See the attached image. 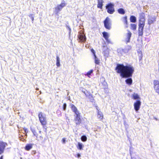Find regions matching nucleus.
I'll use <instances>...</instances> for the list:
<instances>
[{
  "instance_id": "nucleus-7",
  "label": "nucleus",
  "mask_w": 159,
  "mask_h": 159,
  "mask_svg": "<svg viewBox=\"0 0 159 159\" xmlns=\"http://www.w3.org/2000/svg\"><path fill=\"white\" fill-rule=\"evenodd\" d=\"M74 118V121L76 125H79L82 122V120L80 118V113L76 114Z\"/></svg>"
},
{
  "instance_id": "nucleus-26",
  "label": "nucleus",
  "mask_w": 159,
  "mask_h": 159,
  "mask_svg": "<svg viewBox=\"0 0 159 159\" xmlns=\"http://www.w3.org/2000/svg\"><path fill=\"white\" fill-rule=\"evenodd\" d=\"M123 22L124 24L126 25H128V21L127 20V16H125L123 17Z\"/></svg>"
},
{
  "instance_id": "nucleus-29",
  "label": "nucleus",
  "mask_w": 159,
  "mask_h": 159,
  "mask_svg": "<svg viewBox=\"0 0 159 159\" xmlns=\"http://www.w3.org/2000/svg\"><path fill=\"white\" fill-rule=\"evenodd\" d=\"M93 70H91L89 71L86 74H85V75H87L88 77H90V75L93 73Z\"/></svg>"
},
{
  "instance_id": "nucleus-3",
  "label": "nucleus",
  "mask_w": 159,
  "mask_h": 159,
  "mask_svg": "<svg viewBox=\"0 0 159 159\" xmlns=\"http://www.w3.org/2000/svg\"><path fill=\"white\" fill-rule=\"evenodd\" d=\"M145 20H139L138 35L139 36L142 37L143 35V30L145 25Z\"/></svg>"
},
{
  "instance_id": "nucleus-9",
  "label": "nucleus",
  "mask_w": 159,
  "mask_h": 159,
  "mask_svg": "<svg viewBox=\"0 0 159 159\" xmlns=\"http://www.w3.org/2000/svg\"><path fill=\"white\" fill-rule=\"evenodd\" d=\"M7 145L6 143L0 141V155L4 152L5 148Z\"/></svg>"
},
{
  "instance_id": "nucleus-34",
  "label": "nucleus",
  "mask_w": 159,
  "mask_h": 159,
  "mask_svg": "<svg viewBox=\"0 0 159 159\" xmlns=\"http://www.w3.org/2000/svg\"><path fill=\"white\" fill-rule=\"evenodd\" d=\"M95 63L97 64H99V61L96 58H95Z\"/></svg>"
},
{
  "instance_id": "nucleus-25",
  "label": "nucleus",
  "mask_w": 159,
  "mask_h": 159,
  "mask_svg": "<svg viewBox=\"0 0 159 159\" xmlns=\"http://www.w3.org/2000/svg\"><path fill=\"white\" fill-rule=\"evenodd\" d=\"M137 28V25L135 24H130V29L131 30H135Z\"/></svg>"
},
{
  "instance_id": "nucleus-1",
  "label": "nucleus",
  "mask_w": 159,
  "mask_h": 159,
  "mask_svg": "<svg viewBox=\"0 0 159 159\" xmlns=\"http://www.w3.org/2000/svg\"><path fill=\"white\" fill-rule=\"evenodd\" d=\"M116 72L120 75L122 78H128L125 80L127 84L131 85L133 83L131 78H129L132 76L134 72V68L133 66L130 65L124 66L123 64H117L115 68Z\"/></svg>"
},
{
  "instance_id": "nucleus-16",
  "label": "nucleus",
  "mask_w": 159,
  "mask_h": 159,
  "mask_svg": "<svg viewBox=\"0 0 159 159\" xmlns=\"http://www.w3.org/2000/svg\"><path fill=\"white\" fill-rule=\"evenodd\" d=\"M98 0V5L97 7L100 9L102 8L103 1L102 0Z\"/></svg>"
},
{
  "instance_id": "nucleus-22",
  "label": "nucleus",
  "mask_w": 159,
  "mask_h": 159,
  "mask_svg": "<svg viewBox=\"0 0 159 159\" xmlns=\"http://www.w3.org/2000/svg\"><path fill=\"white\" fill-rule=\"evenodd\" d=\"M130 21L131 22L135 23L136 21L135 17L134 16H131L130 18Z\"/></svg>"
},
{
  "instance_id": "nucleus-12",
  "label": "nucleus",
  "mask_w": 159,
  "mask_h": 159,
  "mask_svg": "<svg viewBox=\"0 0 159 159\" xmlns=\"http://www.w3.org/2000/svg\"><path fill=\"white\" fill-rule=\"evenodd\" d=\"M78 38L79 42H84L86 41V38L85 36L83 34H80L78 35Z\"/></svg>"
},
{
  "instance_id": "nucleus-35",
  "label": "nucleus",
  "mask_w": 159,
  "mask_h": 159,
  "mask_svg": "<svg viewBox=\"0 0 159 159\" xmlns=\"http://www.w3.org/2000/svg\"><path fill=\"white\" fill-rule=\"evenodd\" d=\"M62 141L63 143H65V138H63L62 139Z\"/></svg>"
},
{
  "instance_id": "nucleus-18",
  "label": "nucleus",
  "mask_w": 159,
  "mask_h": 159,
  "mask_svg": "<svg viewBox=\"0 0 159 159\" xmlns=\"http://www.w3.org/2000/svg\"><path fill=\"white\" fill-rule=\"evenodd\" d=\"M139 20H145V14L144 12L141 13L139 15Z\"/></svg>"
},
{
  "instance_id": "nucleus-10",
  "label": "nucleus",
  "mask_w": 159,
  "mask_h": 159,
  "mask_svg": "<svg viewBox=\"0 0 159 159\" xmlns=\"http://www.w3.org/2000/svg\"><path fill=\"white\" fill-rule=\"evenodd\" d=\"M141 102L139 100H137L134 104V108L136 111H138L140 109Z\"/></svg>"
},
{
  "instance_id": "nucleus-27",
  "label": "nucleus",
  "mask_w": 159,
  "mask_h": 159,
  "mask_svg": "<svg viewBox=\"0 0 159 159\" xmlns=\"http://www.w3.org/2000/svg\"><path fill=\"white\" fill-rule=\"evenodd\" d=\"M56 65L57 67L60 66V59L59 57L57 56L56 57Z\"/></svg>"
},
{
  "instance_id": "nucleus-23",
  "label": "nucleus",
  "mask_w": 159,
  "mask_h": 159,
  "mask_svg": "<svg viewBox=\"0 0 159 159\" xmlns=\"http://www.w3.org/2000/svg\"><path fill=\"white\" fill-rule=\"evenodd\" d=\"M82 92L85 94L86 96L87 97H90L92 96V95L91 94L90 92L87 90H85V91H82Z\"/></svg>"
},
{
  "instance_id": "nucleus-30",
  "label": "nucleus",
  "mask_w": 159,
  "mask_h": 159,
  "mask_svg": "<svg viewBox=\"0 0 159 159\" xmlns=\"http://www.w3.org/2000/svg\"><path fill=\"white\" fill-rule=\"evenodd\" d=\"M81 139L82 141L85 142L87 140V138L86 136L83 135L81 137Z\"/></svg>"
},
{
  "instance_id": "nucleus-36",
  "label": "nucleus",
  "mask_w": 159,
  "mask_h": 159,
  "mask_svg": "<svg viewBox=\"0 0 159 159\" xmlns=\"http://www.w3.org/2000/svg\"><path fill=\"white\" fill-rule=\"evenodd\" d=\"M24 129L25 133H27L28 132V130L26 128H24Z\"/></svg>"
},
{
  "instance_id": "nucleus-39",
  "label": "nucleus",
  "mask_w": 159,
  "mask_h": 159,
  "mask_svg": "<svg viewBox=\"0 0 159 159\" xmlns=\"http://www.w3.org/2000/svg\"><path fill=\"white\" fill-rule=\"evenodd\" d=\"M0 159H3V156H2L0 157Z\"/></svg>"
},
{
  "instance_id": "nucleus-24",
  "label": "nucleus",
  "mask_w": 159,
  "mask_h": 159,
  "mask_svg": "<svg viewBox=\"0 0 159 159\" xmlns=\"http://www.w3.org/2000/svg\"><path fill=\"white\" fill-rule=\"evenodd\" d=\"M103 36L106 40H107L109 36L107 33L105 32H103L102 33Z\"/></svg>"
},
{
  "instance_id": "nucleus-21",
  "label": "nucleus",
  "mask_w": 159,
  "mask_h": 159,
  "mask_svg": "<svg viewBox=\"0 0 159 159\" xmlns=\"http://www.w3.org/2000/svg\"><path fill=\"white\" fill-rule=\"evenodd\" d=\"M118 12L120 14L124 15L125 13V11L124 9L122 8H120L118 9Z\"/></svg>"
},
{
  "instance_id": "nucleus-32",
  "label": "nucleus",
  "mask_w": 159,
  "mask_h": 159,
  "mask_svg": "<svg viewBox=\"0 0 159 159\" xmlns=\"http://www.w3.org/2000/svg\"><path fill=\"white\" fill-rule=\"evenodd\" d=\"M29 16L31 18L32 21L34 20V16L32 14H30L29 15Z\"/></svg>"
},
{
  "instance_id": "nucleus-5",
  "label": "nucleus",
  "mask_w": 159,
  "mask_h": 159,
  "mask_svg": "<svg viewBox=\"0 0 159 159\" xmlns=\"http://www.w3.org/2000/svg\"><path fill=\"white\" fill-rule=\"evenodd\" d=\"M107 12L109 14H113L115 11L114 4L110 3L107 4L106 7Z\"/></svg>"
},
{
  "instance_id": "nucleus-17",
  "label": "nucleus",
  "mask_w": 159,
  "mask_h": 159,
  "mask_svg": "<svg viewBox=\"0 0 159 159\" xmlns=\"http://www.w3.org/2000/svg\"><path fill=\"white\" fill-rule=\"evenodd\" d=\"M33 144H27L25 148V149L26 151H29L32 148Z\"/></svg>"
},
{
  "instance_id": "nucleus-8",
  "label": "nucleus",
  "mask_w": 159,
  "mask_h": 159,
  "mask_svg": "<svg viewBox=\"0 0 159 159\" xmlns=\"http://www.w3.org/2000/svg\"><path fill=\"white\" fill-rule=\"evenodd\" d=\"M66 5V3L65 2H61L60 4L58 5L55 7L56 13L58 14Z\"/></svg>"
},
{
  "instance_id": "nucleus-15",
  "label": "nucleus",
  "mask_w": 159,
  "mask_h": 159,
  "mask_svg": "<svg viewBox=\"0 0 159 159\" xmlns=\"http://www.w3.org/2000/svg\"><path fill=\"white\" fill-rule=\"evenodd\" d=\"M132 33L129 30H128V33L127 34V38L126 39V43H129L130 42V39Z\"/></svg>"
},
{
  "instance_id": "nucleus-20",
  "label": "nucleus",
  "mask_w": 159,
  "mask_h": 159,
  "mask_svg": "<svg viewBox=\"0 0 159 159\" xmlns=\"http://www.w3.org/2000/svg\"><path fill=\"white\" fill-rule=\"evenodd\" d=\"M132 98L134 100L140 99V97L138 94L135 93H134L132 95Z\"/></svg>"
},
{
  "instance_id": "nucleus-38",
  "label": "nucleus",
  "mask_w": 159,
  "mask_h": 159,
  "mask_svg": "<svg viewBox=\"0 0 159 159\" xmlns=\"http://www.w3.org/2000/svg\"><path fill=\"white\" fill-rule=\"evenodd\" d=\"M32 153L34 154H35L36 153V151H33L32 152Z\"/></svg>"
},
{
  "instance_id": "nucleus-40",
  "label": "nucleus",
  "mask_w": 159,
  "mask_h": 159,
  "mask_svg": "<svg viewBox=\"0 0 159 159\" xmlns=\"http://www.w3.org/2000/svg\"><path fill=\"white\" fill-rule=\"evenodd\" d=\"M141 59H142V57H141V58L140 59V60H141Z\"/></svg>"
},
{
  "instance_id": "nucleus-31",
  "label": "nucleus",
  "mask_w": 159,
  "mask_h": 159,
  "mask_svg": "<svg viewBox=\"0 0 159 159\" xmlns=\"http://www.w3.org/2000/svg\"><path fill=\"white\" fill-rule=\"evenodd\" d=\"M91 52L93 53L94 57L95 58H96V55L95 54V52L93 48H91L90 50Z\"/></svg>"
},
{
  "instance_id": "nucleus-13",
  "label": "nucleus",
  "mask_w": 159,
  "mask_h": 159,
  "mask_svg": "<svg viewBox=\"0 0 159 159\" xmlns=\"http://www.w3.org/2000/svg\"><path fill=\"white\" fill-rule=\"evenodd\" d=\"M70 106L72 110L75 114L80 113L79 111L78 110L77 108L75 105L71 104H70Z\"/></svg>"
},
{
  "instance_id": "nucleus-4",
  "label": "nucleus",
  "mask_w": 159,
  "mask_h": 159,
  "mask_svg": "<svg viewBox=\"0 0 159 159\" xmlns=\"http://www.w3.org/2000/svg\"><path fill=\"white\" fill-rule=\"evenodd\" d=\"M38 117L41 125L43 126V128H45L47 124L46 117L43 115V113L41 112L39 113Z\"/></svg>"
},
{
  "instance_id": "nucleus-11",
  "label": "nucleus",
  "mask_w": 159,
  "mask_h": 159,
  "mask_svg": "<svg viewBox=\"0 0 159 159\" xmlns=\"http://www.w3.org/2000/svg\"><path fill=\"white\" fill-rule=\"evenodd\" d=\"M154 84V89L156 92L159 93V81L157 80H154L153 81Z\"/></svg>"
},
{
  "instance_id": "nucleus-37",
  "label": "nucleus",
  "mask_w": 159,
  "mask_h": 159,
  "mask_svg": "<svg viewBox=\"0 0 159 159\" xmlns=\"http://www.w3.org/2000/svg\"><path fill=\"white\" fill-rule=\"evenodd\" d=\"M80 154L78 153L77 154V157H80Z\"/></svg>"
},
{
  "instance_id": "nucleus-33",
  "label": "nucleus",
  "mask_w": 159,
  "mask_h": 159,
  "mask_svg": "<svg viewBox=\"0 0 159 159\" xmlns=\"http://www.w3.org/2000/svg\"><path fill=\"white\" fill-rule=\"evenodd\" d=\"M66 107V103H64L63 105V110H65Z\"/></svg>"
},
{
  "instance_id": "nucleus-6",
  "label": "nucleus",
  "mask_w": 159,
  "mask_h": 159,
  "mask_svg": "<svg viewBox=\"0 0 159 159\" xmlns=\"http://www.w3.org/2000/svg\"><path fill=\"white\" fill-rule=\"evenodd\" d=\"M105 27L107 29L109 30L111 28V23L110 19L107 17L103 22Z\"/></svg>"
},
{
  "instance_id": "nucleus-14",
  "label": "nucleus",
  "mask_w": 159,
  "mask_h": 159,
  "mask_svg": "<svg viewBox=\"0 0 159 159\" xmlns=\"http://www.w3.org/2000/svg\"><path fill=\"white\" fill-rule=\"evenodd\" d=\"M156 21V18L155 17L149 16L148 19V23L150 25L154 23Z\"/></svg>"
},
{
  "instance_id": "nucleus-19",
  "label": "nucleus",
  "mask_w": 159,
  "mask_h": 159,
  "mask_svg": "<svg viewBox=\"0 0 159 159\" xmlns=\"http://www.w3.org/2000/svg\"><path fill=\"white\" fill-rule=\"evenodd\" d=\"M97 116L100 120H102L103 118V115L102 113L99 111L98 112Z\"/></svg>"
},
{
  "instance_id": "nucleus-2",
  "label": "nucleus",
  "mask_w": 159,
  "mask_h": 159,
  "mask_svg": "<svg viewBox=\"0 0 159 159\" xmlns=\"http://www.w3.org/2000/svg\"><path fill=\"white\" fill-rule=\"evenodd\" d=\"M45 131V134H44L41 131H39L37 133L34 129L32 130V131L33 134L36 137V139L38 141H42L43 138V137L45 135L47 134V128H46Z\"/></svg>"
},
{
  "instance_id": "nucleus-28",
  "label": "nucleus",
  "mask_w": 159,
  "mask_h": 159,
  "mask_svg": "<svg viewBox=\"0 0 159 159\" xmlns=\"http://www.w3.org/2000/svg\"><path fill=\"white\" fill-rule=\"evenodd\" d=\"M77 148L80 150L82 149L83 145L82 143H78V145L77 146Z\"/></svg>"
}]
</instances>
